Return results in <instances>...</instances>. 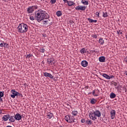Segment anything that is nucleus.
<instances>
[{
    "instance_id": "nucleus-38",
    "label": "nucleus",
    "mask_w": 127,
    "mask_h": 127,
    "mask_svg": "<svg viewBox=\"0 0 127 127\" xmlns=\"http://www.w3.org/2000/svg\"><path fill=\"white\" fill-rule=\"evenodd\" d=\"M4 48H8V44L6 43H4Z\"/></svg>"
},
{
    "instance_id": "nucleus-46",
    "label": "nucleus",
    "mask_w": 127,
    "mask_h": 127,
    "mask_svg": "<svg viewBox=\"0 0 127 127\" xmlns=\"http://www.w3.org/2000/svg\"><path fill=\"white\" fill-rule=\"evenodd\" d=\"M92 37H93V38H97L98 36L96 35H93Z\"/></svg>"
},
{
    "instance_id": "nucleus-47",
    "label": "nucleus",
    "mask_w": 127,
    "mask_h": 127,
    "mask_svg": "<svg viewBox=\"0 0 127 127\" xmlns=\"http://www.w3.org/2000/svg\"><path fill=\"white\" fill-rule=\"evenodd\" d=\"M43 37H47V35H46V34H43Z\"/></svg>"
},
{
    "instance_id": "nucleus-42",
    "label": "nucleus",
    "mask_w": 127,
    "mask_h": 127,
    "mask_svg": "<svg viewBox=\"0 0 127 127\" xmlns=\"http://www.w3.org/2000/svg\"><path fill=\"white\" fill-rule=\"evenodd\" d=\"M81 122L82 124H84V123H86V120H85V119H81Z\"/></svg>"
},
{
    "instance_id": "nucleus-36",
    "label": "nucleus",
    "mask_w": 127,
    "mask_h": 127,
    "mask_svg": "<svg viewBox=\"0 0 127 127\" xmlns=\"http://www.w3.org/2000/svg\"><path fill=\"white\" fill-rule=\"evenodd\" d=\"M0 47H4V42H2V43L0 44Z\"/></svg>"
},
{
    "instance_id": "nucleus-55",
    "label": "nucleus",
    "mask_w": 127,
    "mask_h": 127,
    "mask_svg": "<svg viewBox=\"0 0 127 127\" xmlns=\"http://www.w3.org/2000/svg\"><path fill=\"white\" fill-rule=\"evenodd\" d=\"M86 88H87V89H88V88H89L88 86H86Z\"/></svg>"
},
{
    "instance_id": "nucleus-51",
    "label": "nucleus",
    "mask_w": 127,
    "mask_h": 127,
    "mask_svg": "<svg viewBox=\"0 0 127 127\" xmlns=\"http://www.w3.org/2000/svg\"><path fill=\"white\" fill-rule=\"evenodd\" d=\"M71 24H72V25H74V24H75V23H74V22H71Z\"/></svg>"
},
{
    "instance_id": "nucleus-52",
    "label": "nucleus",
    "mask_w": 127,
    "mask_h": 127,
    "mask_svg": "<svg viewBox=\"0 0 127 127\" xmlns=\"http://www.w3.org/2000/svg\"><path fill=\"white\" fill-rule=\"evenodd\" d=\"M2 112H1V110L0 109V114H1Z\"/></svg>"
},
{
    "instance_id": "nucleus-32",
    "label": "nucleus",
    "mask_w": 127,
    "mask_h": 127,
    "mask_svg": "<svg viewBox=\"0 0 127 127\" xmlns=\"http://www.w3.org/2000/svg\"><path fill=\"white\" fill-rule=\"evenodd\" d=\"M72 114L73 116H77L78 115V111H72Z\"/></svg>"
},
{
    "instance_id": "nucleus-2",
    "label": "nucleus",
    "mask_w": 127,
    "mask_h": 127,
    "mask_svg": "<svg viewBox=\"0 0 127 127\" xmlns=\"http://www.w3.org/2000/svg\"><path fill=\"white\" fill-rule=\"evenodd\" d=\"M28 30V26L24 23L20 24L18 27L19 32H26Z\"/></svg>"
},
{
    "instance_id": "nucleus-11",
    "label": "nucleus",
    "mask_w": 127,
    "mask_h": 127,
    "mask_svg": "<svg viewBox=\"0 0 127 127\" xmlns=\"http://www.w3.org/2000/svg\"><path fill=\"white\" fill-rule=\"evenodd\" d=\"M21 115H20L19 113H17L14 116V119L16 120V121H20V120H21Z\"/></svg>"
},
{
    "instance_id": "nucleus-28",
    "label": "nucleus",
    "mask_w": 127,
    "mask_h": 127,
    "mask_svg": "<svg viewBox=\"0 0 127 127\" xmlns=\"http://www.w3.org/2000/svg\"><path fill=\"white\" fill-rule=\"evenodd\" d=\"M56 14L58 17L61 16V15H62V12H61V11H58L56 12Z\"/></svg>"
},
{
    "instance_id": "nucleus-49",
    "label": "nucleus",
    "mask_w": 127,
    "mask_h": 127,
    "mask_svg": "<svg viewBox=\"0 0 127 127\" xmlns=\"http://www.w3.org/2000/svg\"><path fill=\"white\" fill-rule=\"evenodd\" d=\"M63 1H64V3H66V2L67 3V1H68V0H63Z\"/></svg>"
},
{
    "instance_id": "nucleus-14",
    "label": "nucleus",
    "mask_w": 127,
    "mask_h": 127,
    "mask_svg": "<svg viewBox=\"0 0 127 127\" xmlns=\"http://www.w3.org/2000/svg\"><path fill=\"white\" fill-rule=\"evenodd\" d=\"M54 61V59L50 58L47 59V62L50 65H52V63Z\"/></svg>"
},
{
    "instance_id": "nucleus-24",
    "label": "nucleus",
    "mask_w": 127,
    "mask_h": 127,
    "mask_svg": "<svg viewBox=\"0 0 127 127\" xmlns=\"http://www.w3.org/2000/svg\"><path fill=\"white\" fill-rule=\"evenodd\" d=\"M90 103L92 104V105H94L95 103H97V100H96L95 98H92L90 100Z\"/></svg>"
},
{
    "instance_id": "nucleus-22",
    "label": "nucleus",
    "mask_w": 127,
    "mask_h": 127,
    "mask_svg": "<svg viewBox=\"0 0 127 127\" xmlns=\"http://www.w3.org/2000/svg\"><path fill=\"white\" fill-rule=\"evenodd\" d=\"M88 20L89 22H90V23H95L96 22H97V20H93L92 19H91L89 18H88Z\"/></svg>"
},
{
    "instance_id": "nucleus-6",
    "label": "nucleus",
    "mask_w": 127,
    "mask_h": 127,
    "mask_svg": "<svg viewBox=\"0 0 127 127\" xmlns=\"http://www.w3.org/2000/svg\"><path fill=\"white\" fill-rule=\"evenodd\" d=\"M11 92L12 93V94L11 95V98L14 99V98L17 96V91H15L14 89H12Z\"/></svg>"
},
{
    "instance_id": "nucleus-17",
    "label": "nucleus",
    "mask_w": 127,
    "mask_h": 127,
    "mask_svg": "<svg viewBox=\"0 0 127 127\" xmlns=\"http://www.w3.org/2000/svg\"><path fill=\"white\" fill-rule=\"evenodd\" d=\"M112 85H114L115 86L116 89H117V90H119L120 87L117 86H118V82H116L115 81H112Z\"/></svg>"
},
{
    "instance_id": "nucleus-9",
    "label": "nucleus",
    "mask_w": 127,
    "mask_h": 127,
    "mask_svg": "<svg viewBox=\"0 0 127 127\" xmlns=\"http://www.w3.org/2000/svg\"><path fill=\"white\" fill-rule=\"evenodd\" d=\"M75 9L76 10H85L86 7L85 6H77L75 7Z\"/></svg>"
},
{
    "instance_id": "nucleus-37",
    "label": "nucleus",
    "mask_w": 127,
    "mask_h": 127,
    "mask_svg": "<svg viewBox=\"0 0 127 127\" xmlns=\"http://www.w3.org/2000/svg\"><path fill=\"white\" fill-rule=\"evenodd\" d=\"M30 19L31 20H34V19H35V17H34L33 16H30Z\"/></svg>"
},
{
    "instance_id": "nucleus-50",
    "label": "nucleus",
    "mask_w": 127,
    "mask_h": 127,
    "mask_svg": "<svg viewBox=\"0 0 127 127\" xmlns=\"http://www.w3.org/2000/svg\"><path fill=\"white\" fill-rule=\"evenodd\" d=\"M3 1H5L6 2H7L8 1V0H3Z\"/></svg>"
},
{
    "instance_id": "nucleus-16",
    "label": "nucleus",
    "mask_w": 127,
    "mask_h": 127,
    "mask_svg": "<svg viewBox=\"0 0 127 127\" xmlns=\"http://www.w3.org/2000/svg\"><path fill=\"white\" fill-rule=\"evenodd\" d=\"M85 124H86V125H88V126H91V125H92L93 124V121H92V120H89L88 119H87L85 121Z\"/></svg>"
},
{
    "instance_id": "nucleus-15",
    "label": "nucleus",
    "mask_w": 127,
    "mask_h": 127,
    "mask_svg": "<svg viewBox=\"0 0 127 127\" xmlns=\"http://www.w3.org/2000/svg\"><path fill=\"white\" fill-rule=\"evenodd\" d=\"M99 60L100 62H105L106 61V58L104 56L100 57Z\"/></svg>"
},
{
    "instance_id": "nucleus-20",
    "label": "nucleus",
    "mask_w": 127,
    "mask_h": 127,
    "mask_svg": "<svg viewBox=\"0 0 127 127\" xmlns=\"http://www.w3.org/2000/svg\"><path fill=\"white\" fill-rule=\"evenodd\" d=\"M47 117H47L48 119H52V118H53L54 117L53 113H48Z\"/></svg>"
},
{
    "instance_id": "nucleus-30",
    "label": "nucleus",
    "mask_w": 127,
    "mask_h": 127,
    "mask_svg": "<svg viewBox=\"0 0 127 127\" xmlns=\"http://www.w3.org/2000/svg\"><path fill=\"white\" fill-rule=\"evenodd\" d=\"M108 12H103V17H108Z\"/></svg>"
},
{
    "instance_id": "nucleus-1",
    "label": "nucleus",
    "mask_w": 127,
    "mask_h": 127,
    "mask_svg": "<svg viewBox=\"0 0 127 127\" xmlns=\"http://www.w3.org/2000/svg\"><path fill=\"white\" fill-rule=\"evenodd\" d=\"M35 19L37 20L38 22H40L41 20H43V19L46 18L45 11L42 9L36 11L35 13Z\"/></svg>"
},
{
    "instance_id": "nucleus-44",
    "label": "nucleus",
    "mask_w": 127,
    "mask_h": 127,
    "mask_svg": "<svg viewBox=\"0 0 127 127\" xmlns=\"http://www.w3.org/2000/svg\"><path fill=\"white\" fill-rule=\"evenodd\" d=\"M1 103H3V100L1 97H0V104Z\"/></svg>"
},
{
    "instance_id": "nucleus-31",
    "label": "nucleus",
    "mask_w": 127,
    "mask_h": 127,
    "mask_svg": "<svg viewBox=\"0 0 127 127\" xmlns=\"http://www.w3.org/2000/svg\"><path fill=\"white\" fill-rule=\"evenodd\" d=\"M39 50L41 53H44L45 52V49L44 48H40Z\"/></svg>"
},
{
    "instance_id": "nucleus-41",
    "label": "nucleus",
    "mask_w": 127,
    "mask_h": 127,
    "mask_svg": "<svg viewBox=\"0 0 127 127\" xmlns=\"http://www.w3.org/2000/svg\"><path fill=\"white\" fill-rule=\"evenodd\" d=\"M95 14H96V15H97L98 17H100V12H96L95 13Z\"/></svg>"
},
{
    "instance_id": "nucleus-58",
    "label": "nucleus",
    "mask_w": 127,
    "mask_h": 127,
    "mask_svg": "<svg viewBox=\"0 0 127 127\" xmlns=\"http://www.w3.org/2000/svg\"><path fill=\"white\" fill-rule=\"evenodd\" d=\"M126 62H127V58L126 59Z\"/></svg>"
},
{
    "instance_id": "nucleus-23",
    "label": "nucleus",
    "mask_w": 127,
    "mask_h": 127,
    "mask_svg": "<svg viewBox=\"0 0 127 127\" xmlns=\"http://www.w3.org/2000/svg\"><path fill=\"white\" fill-rule=\"evenodd\" d=\"M99 42L101 44V45H103L104 43H105V42L104 41V39L103 38H100L99 40Z\"/></svg>"
},
{
    "instance_id": "nucleus-54",
    "label": "nucleus",
    "mask_w": 127,
    "mask_h": 127,
    "mask_svg": "<svg viewBox=\"0 0 127 127\" xmlns=\"http://www.w3.org/2000/svg\"><path fill=\"white\" fill-rule=\"evenodd\" d=\"M92 94V92H89V93H88V95H90V94Z\"/></svg>"
},
{
    "instance_id": "nucleus-5",
    "label": "nucleus",
    "mask_w": 127,
    "mask_h": 127,
    "mask_svg": "<svg viewBox=\"0 0 127 127\" xmlns=\"http://www.w3.org/2000/svg\"><path fill=\"white\" fill-rule=\"evenodd\" d=\"M43 75L44 77H49L50 79H54V76L50 73H48L47 72H43Z\"/></svg>"
},
{
    "instance_id": "nucleus-7",
    "label": "nucleus",
    "mask_w": 127,
    "mask_h": 127,
    "mask_svg": "<svg viewBox=\"0 0 127 127\" xmlns=\"http://www.w3.org/2000/svg\"><path fill=\"white\" fill-rule=\"evenodd\" d=\"M94 116L95 118H96V117L100 118L101 116V111L99 110H95V111H94Z\"/></svg>"
},
{
    "instance_id": "nucleus-25",
    "label": "nucleus",
    "mask_w": 127,
    "mask_h": 127,
    "mask_svg": "<svg viewBox=\"0 0 127 127\" xmlns=\"http://www.w3.org/2000/svg\"><path fill=\"white\" fill-rule=\"evenodd\" d=\"M87 52V50L85 48H82L80 50V53L84 54Z\"/></svg>"
},
{
    "instance_id": "nucleus-35",
    "label": "nucleus",
    "mask_w": 127,
    "mask_h": 127,
    "mask_svg": "<svg viewBox=\"0 0 127 127\" xmlns=\"http://www.w3.org/2000/svg\"><path fill=\"white\" fill-rule=\"evenodd\" d=\"M95 92L96 91H95V90H94L92 91V94H93V96H94V97H98V94H95Z\"/></svg>"
},
{
    "instance_id": "nucleus-4",
    "label": "nucleus",
    "mask_w": 127,
    "mask_h": 127,
    "mask_svg": "<svg viewBox=\"0 0 127 127\" xmlns=\"http://www.w3.org/2000/svg\"><path fill=\"white\" fill-rule=\"evenodd\" d=\"M35 9H37V5H36L31 6L28 7L27 9V11L28 13H33V11H34Z\"/></svg>"
},
{
    "instance_id": "nucleus-57",
    "label": "nucleus",
    "mask_w": 127,
    "mask_h": 127,
    "mask_svg": "<svg viewBox=\"0 0 127 127\" xmlns=\"http://www.w3.org/2000/svg\"><path fill=\"white\" fill-rule=\"evenodd\" d=\"M24 86H26V83H24Z\"/></svg>"
},
{
    "instance_id": "nucleus-60",
    "label": "nucleus",
    "mask_w": 127,
    "mask_h": 127,
    "mask_svg": "<svg viewBox=\"0 0 127 127\" xmlns=\"http://www.w3.org/2000/svg\"><path fill=\"white\" fill-rule=\"evenodd\" d=\"M112 33V34H114V33Z\"/></svg>"
},
{
    "instance_id": "nucleus-8",
    "label": "nucleus",
    "mask_w": 127,
    "mask_h": 127,
    "mask_svg": "<svg viewBox=\"0 0 127 127\" xmlns=\"http://www.w3.org/2000/svg\"><path fill=\"white\" fill-rule=\"evenodd\" d=\"M89 118L92 120V121H96L97 120V117H95V116L94 115V111L93 112H91L89 114Z\"/></svg>"
},
{
    "instance_id": "nucleus-48",
    "label": "nucleus",
    "mask_w": 127,
    "mask_h": 127,
    "mask_svg": "<svg viewBox=\"0 0 127 127\" xmlns=\"http://www.w3.org/2000/svg\"><path fill=\"white\" fill-rule=\"evenodd\" d=\"M117 33L118 35H121V34H122L123 32H117Z\"/></svg>"
},
{
    "instance_id": "nucleus-19",
    "label": "nucleus",
    "mask_w": 127,
    "mask_h": 127,
    "mask_svg": "<svg viewBox=\"0 0 127 127\" xmlns=\"http://www.w3.org/2000/svg\"><path fill=\"white\" fill-rule=\"evenodd\" d=\"M102 76L107 80H110V75L107 74L106 73H103Z\"/></svg>"
},
{
    "instance_id": "nucleus-29",
    "label": "nucleus",
    "mask_w": 127,
    "mask_h": 127,
    "mask_svg": "<svg viewBox=\"0 0 127 127\" xmlns=\"http://www.w3.org/2000/svg\"><path fill=\"white\" fill-rule=\"evenodd\" d=\"M4 96V91H0V98H2Z\"/></svg>"
},
{
    "instance_id": "nucleus-45",
    "label": "nucleus",
    "mask_w": 127,
    "mask_h": 127,
    "mask_svg": "<svg viewBox=\"0 0 127 127\" xmlns=\"http://www.w3.org/2000/svg\"><path fill=\"white\" fill-rule=\"evenodd\" d=\"M109 77H110V79H111L112 78H115V76H114V75H110V76H109Z\"/></svg>"
},
{
    "instance_id": "nucleus-40",
    "label": "nucleus",
    "mask_w": 127,
    "mask_h": 127,
    "mask_svg": "<svg viewBox=\"0 0 127 127\" xmlns=\"http://www.w3.org/2000/svg\"><path fill=\"white\" fill-rule=\"evenodd\" d=\"M32 55L31 54L27 55L26 57V58H30L31 57Z\"/></svg>"
},
{
    "instance_id": "nucleus-34",
    "label": "nucleus",
    "mask_w": 127,
    "mask_h": 127,
    "mask_svg": "<svg viewBox=\"0 0 127 127\" xmlns=\"http://www.w3.org/2000/svg\"><path fill=\"white\" fill-rule=\"evenodd\" d=\"M50 2L51 4H54L56 2V0H51Z\"/></svg>"
},
{
    "instance_id": "nucleus-56",
    "label": "nucleus",
    "mask_w": 127,
    "mask_h": 127,
    "mask_svg": "<svg viewBox=\"0 0 127 127\" xmlns=\"http://www.w3.org/2000/svg\"><path fill=\"white\" fill-rule=\"evenodd\" d=\"M42 64H44V62L43 61V62H42Z\"/></svg>"
},
{
    "instance_id": "nucleus-12",
    "label": "nucleus",
    "mask_w": 127,
    "mask_h": 127,
    "mask_svg": "<svg viewBox=\"0 0 127 127\" xmlns=\"http://www.w3.org/2000/svg\"><path fill=\"white\" fill-rule=\"evenodd\" d=\"M81 65L82 67H87L88 66V62L87 61H82L81 62Z\"/></svg>"
},
{
    "instance_id": "nucleus-10",
    "label": "nucleus",
    "mask_w": 127,
    "mask_h": 127,
    "mask_svg": "<svg viewBox=\"0 0 127 127\" xmlns=\"http://www.w3.org/2000/svg\"><path fill=\"white\" fill-rule=\"evenodd\" d=\"M110 115L112 120H114V119H115V117H116V110H112L110 112Z\"/></svg>"
},
{
    "instance_id": "nucleus-59",
    "label": "nucleus",
    "mask_w": 127,
    "mask_h": 127,
    "mask_svg": "<svg viewBox=\"0 0 127 127\" xmlns=\"http://www.w3.org/2000/svg\"><path fill=\"white\" fill-rule=\"evenodd\" d=\"M74 122H76V119H75V120H74Z\"/></svg>"
},
{
    "instance_id": "nucleus-13",
    "label": "nucleus",
    "mask_w": 127,
    "mask_h": 127,
    "mask_svg": "<svg viewBox=\"0 0 127 127\" xmlns=\"http://www.w3.org/2000/svg\"><path fill=\"white\" fill-rule=\"evenodd\" d=\"M10 118V116L9 115H4L2 117V120H4V122H6V121H7V120H8V119H9Z\"/></svg>"
},
{
    "instance_id": "nucleus-26",
    "label": "nucleus",
    "mask_w": 127,
    "mask_h": 127,
    "mask_svg": "<svg viewBox=\"0 0 127 127\" xmlns=\"http://www.w3.org/2000/svg\"><path fill=\"white\" fill-rule=\"evenodd\" d=\"M116 94L114 93L113 92H112L110 94L111 99H115V98H116Z\"/></svg>"
},
{
    "instance_id": "nucleus-39",
    "label": "nucleus",
    "mask_w": 127,
    "mask_h": 127,
    "mask_svg": "<svg viewBox=\"0 0 127 127\" xmlns=\"http://www.w3.org/2000/svg\"><path fill=\"white\" fill-rule=\"evenodd\" d=\"M48 22H49L48 20H44V21H43V23H44V24H48Z\"/></svg>"
},
{
    "instance_id": "nucleus-33",
    "label": "nucleus",
    "mask_w": 127,
    "mask_h": 127,
    "mask_svg": "<svg viewBox=\"0 0 127 127\" xmlns=\"http://www.w3.org/2000/svg\"><path fill=\"white\" fill-rule=\"evenodd\" d=\"M17 96H19V97H21V98L23 97V96L22 95V94L19 93V92H17Z\"/></svg>"
},
{
    "instance_id": "nucleus-27",
    "label": "nucleus",
    "mask_w": 127,
    "mask_h": 127,
    "mask_svg": "<svg viewBox=\"0 0 127 127\" xmlns=\"http://www.w3.org/2000/svg\"><path fill=\"white\" fill-rule=\"evenodd\" d=\"M81 2L84 4V5H88L89 4V2L88 1H86L85 0H82Z\"/></svg>"
},
{
    "instance_id": "nucleus-18",
    "label": "nucleus",
    "mask_w": 127,
    "mask_h": 127,
    "mask_svg": "<svg viewBox=\"0 0 127 127\" xmlns=\"http://www.w3.org/2000/svg\"><path fill=\"white\" fill-rule=\"evenodd\" d=\"M15 118H14V116H10L9 118V122H11V123H14L15 122Z\"/></svg>"
},
{
    "instance_id": "nucleus-3",
    "label": "nucleus",
    "mask_w": 127,
    "mask_h": 127,
    "mask_svg": "<svg viewBox=\"0 0 127 127\" xmlns=\"http://www.w3.org/2000/svg\"><path fill=\"white\" fill-rule=\"evenodd\" d=\"M66 122L67 123H69V124H72V123H76V121H75V118L74 116H71V115H68L65 116L64 118Z\"/></svg>"
},
{
    "instance_id": "nucleus-53",
    "label": "nucleus",
    "mask_w": 127,
    "mask_h": 127,
    "mask_svg": "<svg viewBox=\"0 0 127 127\" xmlns=\"http://www.w3.org/2000/svg\"><path fill=\"white\" fill-rule=\"evenodd\" d=\"M100 80H101V81H103V79L101 78H99Z\"/></svg>"
},
{
    "instance_id": "nucleus-21",
    "label": "nucleus",
    "mask_w": 127,
    "mask_h": 127,
    "mask_svg": "<svg viewBox=\"0 0 127 127\" xmlns=\"http://www.w3.org/2000/svg\"><path fill=\"white\" fill-rule=\"evenodd\" d=\"M67 4L68 6H72V5L75 4V3L73 1H67Z\"/></svg>"
},
{
    "instance_id": "nucleus-43",
    "label": "nucleus",
    "mask_w": 127,
    "mask_h": 127,
    "mask_svg": "<svg viewBox=\"0 0 127 127\" xmlns=\"http://www.w3.org/2000/svg\"><path fill=\"white\" fill-rule=\"evenodd\" d=\"M90 53L92 54H95V53H96V50H92L90 51Z\"/></svg>"
}]
</instances>
